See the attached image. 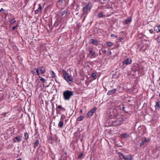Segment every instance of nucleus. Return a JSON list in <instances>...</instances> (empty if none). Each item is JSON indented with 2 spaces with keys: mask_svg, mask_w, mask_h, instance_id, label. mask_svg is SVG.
Wrapping results in <instances>:
<instances>
[{
  "mask_svg": "<svg viewBox=\"0 0 160 160\" xmlns=\"http://www.w3.org/2000/svg\"><path fill=\"white\" fill-rule=\"evenodd\" d=\"M62 72L63 74V77L66 81L69 84H71L73 82V78L72 75H69L66 71L63 69L62 70Z\"/></svg>",
  "mask_w": 160,
  "mask_h": 160,
  "instance_id": "nucleus-1",
  "label": "nucleus"
},
{
  "mask_svg": "<svg viewBox=\"0 0 160 160\" xmlns=\"http://www.w3.org/2000/svg\"><path fill=\"white\" fill-rule=\"evenodd\" d=\"M92 7V5L90 3L85 5L83 8L82 15H85L84 18L86 17L88 13L89 12Z\"/></svg>",
  "mask_w": 160,
  "mask_h": 160,
  "instance_id": "nucleus-2",
  "label": "nucleus"
},
{
  "mask_svg": "<svg viewBox=\"0 0 160 160\" xmlns=\"http://www.w3.org/2000/svg\"><path fill=\"white\" fill-rule=\"evenodd\" d=\"M64 99L65 100H68L73 95V92L71 91L67 90L63 92Z\"/></svg>",
  "mask_w": 160,
  "mask_h": 160,
  "instance_id": "nucleus-3",
  "label": "nucleus"
},
{
  "mask_svg": "<svg viewBox=\"0 0 160 160\" xmlns=\"http://www.w3.org/2000/svg\"><path fill=\"white\" fill-rule=\"evenodd\" d=\"M34 70L36 71V75L44 74L46 72V69L44 67H40L38 68L34 69Z\"/></svg>",
  "mask_w": 160,
  "mask_h": 160,
  "instance_id": "nucleus-4",
  "label": "nucleus"
},
{
  "mask_svg": "<svg viewBox=\"0 0 160 160\" xmlns=\"http://www.w3.org/2000/svg\"><path fill=\"white\" fill-rule=\"evenodd\" d=\"M123 120L122 118H119L113 121L115 123V125L119 126L122 124L123 123Z\"/></svg>",
  "mask_w": 160,
  "mask_h": 160,
  "instance_id": "nucleus-5",
  "label": "nucleus"
},
{
  "mask_svg": "<svg viewBox=\"0 0 160 160\" xmlns=\"http://www.w3.org/2000/svg\"><path fill=\"white\" fill-rule=\"evenodd\" d=\"M119 155H120V158L121 156L124 160H132V157L130 155L124 156L122 153H119Z\"/></svg>",
  "mask_w": 160,
  "mask_h": 160,
  "instance_id": "nucleus-6",
  "label": "nucleus"
},
{
  "mask_svg": "<svg viewBox=\"0 0 160 160\" xmlns=\"http://www.w3.org/2000/svg\"><path fill=\"white\" fill-rule=\"evenodd\" d=\"M122 63L124 66L123 68H124L128 65L132 63V59L130 58H128L123 61Z\"/></svg>",
  "mask_w": 160,
  "mask_h": 160,
  "instance_id": "nucleus-7",
  "label": "nucleus"
},
{
  "mask_svg": "<svg viewBox=\"0 0 160 160\" xmlns=\"http://www.w3.org/2000/svg\"><path fill=\"white\" fill-rule=\"evenodd\" d=\"M97 108H93L91 110L88 112L87 114V116L88 118L91 117L95 111H96Z\"/></svg>",
  "mask_w": 160,
  "mask_h": 160,
  "instance_id": "nucleus-8",
  "label": "nucleus"
},
{
  "mask_svg": "<svg viewBox=\"0 0 160 160\" xmlns=\"http://www.w3.org/2000/svg\"><path fill=\"white\" fill-rule=\"evenodd\" d=\"M117 91L116 89H113L111 90L108 91L107 92V94L108 95H110L113 94L115 93Z\"/></svg>",
  "mask_w": 160,
  "mask_h": 160,
  "instance_id": "nucleus-9",
  "label": "nucleus"
},
{
  "mask_svg": "<svg viewBox=\"0 0 160 160\" xmlns=\"http://www.w3.org/2000/svg\"><path fill=\"white\" fill-rule=\"evenodd\" d=\"M98 41L94 39H92L90 40V43H92L95 45H98Z\"/></svg>",
  "mask_w": 160,
  "mask_h": 160,
  "instance_id": "nucleus-10",
  "label": "nucleus"
},
{
  "mask_svg": "<svg viewBox=\"0 0 160 160\" xmlns=\"http://www.w3.org/2000/svg\"><path fill=\"white\" fill-rule=\"evenodd\" d=\"M21 139H22L21 137L20 136H18L17 137H15L13 139L14 142H17L21 141Z\"/></svg>",
  "mask_w": 160,
  "mask_h": 160,
  "instance_id": "nucleus-11",
  "label": "nucleus"
},
{
  "mask_svg": "<svg viewBox=\"0 0 160 160\" xmlns=\"http://www.w3.org/2000/svg\"><path fill=\"white\" fill-rule=\"evenodd\" d=\"M154 31L157 32H158L160 31V26H156L154 27Z\"/></svg>",
  "mask_w": 160,
  "mask_h": 160,
  "instance_id": "nucleus-12",
  "label": "nucleus"
},
{
  "mask_svg": "<svg viewBox=\"0 0 160 160\" xmlns=\"http://www.w3.org/2000/svg\"><path fill=\"white\" fill-rule=\"evenodd\" d=\"M39 7L38 9L36 10L35 11V13H37L39 12H40L41 10V6L40 4L38 5Z\"/></svg>",
  "mask_w": 160,
  "mask_h": 160,
  "instance_id": "nucleus-13",
  "label": "nucleus"
},
{
  "mask_svg": "<svg viewBox=\"0 0 160 160\" xmlns=\"http://www.w3.org/2000/svg\"><path fill=\"white\" fill-rule=\"evenodd\" d=\"M50 73L51 75V77L52 78H54L56 77V74L53 71H50Z\"/></svg>",
  "mask_w": 160,
  "mask_h": 160,
  "instance_id": "nucleus-14",
  "label": "nucleus"
},
{
  "mask_svg": "<svg viewBox=\"0 0 160 160\" xmlns=\"http://www.w3.org/2000/svg\"><path fill=\"white\" fill-rule=\"evenodd\" d=\"M39 143L38 140H37L34 143V148H35L38 145Z\"/></svg>",
  "mask_w": 160,
  "mask_h": 160,
  "instance_id": "nucleus-15",
  "label": "nucleus"
},
{
  "mask_svg": "<svg viewBox=\"0 0 160 160\" xmlns=\"http://www.w3.org/2000/svg\"><path fill=\"white\" fill-rule=\"evenodd\" d=\"M156 110L159 109L160 108V105L159 104V102L158 101L156 102V104L155 106Z\"/></svg>",
  "mask_w": 160,
  "mask_h": 160,
  "instance_id": "nucleus-16",
  "label": "nucleus"
},
{
  "mask_svg": "<svg viewBox=\"0 0 160 160\" xmlns=\"http://www.w3.org/2000/svg\"><path fill=\"white\" fill-rule=\"evenodd\" d=\"M63 125V121L60 120L59 122L58 126L61 128H62Z\"/></svg>",
  "mask_w": 160,
  "mask_h": 160,
  "instance_id": "nucleus-17",
  "label": "nucleus"
},
{
  "mask_svg": "<svg viewBox=\"0 0 160 160\" xmlns=\"http://www.w3.org/2000/svg\"><path fill=\"white\" fill-rule=\"evenodd\" d=\"M131 21V18H129L128 19L125 20L124 21V22L125 24H128V23L130 22Z\"/></svg>",
  "mask_w": 160,
  "mask_h": 160,
  "instance_id": "nucleus-18",
  "label": "nucleus"
},
{
  "mask_svg": "<svg viewBox=\"0 0 160 160\" xmlns=\"http://www.w3.org/2000/svg\"><path fill=\"white\" fill-rule=\"evenodd\" d=\"M38 78H39V80L40 81H41L42 82V83H44L46 82V81L45 80L42 78V77H40V76H39Z\"/></svg>",
  "mask_w": 160,
  "mask_h": 160,
  "instance_id": "nucleus-19",
  "label": "nucleus"
},
{
  "mask_svg": "<svg viewBox=\"0 0 160 160\" xmlns=\"http://www.w3.org/2000/svg\"><path fill=\"white\" fill-rule=\"evenodd\" d=\"M129 135L128 134H127L126 133H123L121 134V137L122 138H127L128 137Z\"/></svg>",
  "mask_w": 160,
  "mask_h": 160,
  "instance_id": "nucleus-20",
  "label": "nucleus"
},
{
  "mask_svg": "<svg viewBox=\"0 0 160 160\" xmlns=\"http://www.w3.org/2000/svg\"><path fill=\"white\" fill-rule=\"evenodd\" d=\"M24 136L25 137L24 139L26 140H27L29 138L28 134L27 132H26L24 133Z\"/></svg>",
  "mask_w": 160,
  "mask_h": 160,
  "instance_id": "nucleus-21",
  "label": "nucleus"
},
{
  "mask_svg": "<svg viewBox=\"0 0 160 160\" xmlns=\"http://www.w3.org/2000/svg\"><path fill=\"white\" fill-rule=\"evenodd\" d=\"M106 44H107L108 46L109 47L112 46L113 45L112 42H106Z\"/></svg>",
  "mask_w": 160,
  "mask_h": 160,
  "instance_id": "nucleus-22",
  "label": "nucleus"
},
{
  "mask_svg": "<svg viewBox=\"0 0 160 160\" xmlns=\"http://www.w3.org/2000/svg\"><path fill=\"white\" fill-rule=\"evenodd\" d=\"M97 16L98 18H103V14L102 12H100L98 13V14L97 15Z\"/></svg>",
  "mask_w": 160,
  "mask_h": 160,
  "instance_id": "nucleus-23",
  "label": "nucleus"
},
{
  "mask_svg": "<svg viewBox=\"0 0 160 160\" xmlns=\"http://www.w3.org/2000/svg\"><path fill=\"white\" fill-rule=\"evenodd\" d=\"M67 11L66 10H64V11H62L61 12V14L62 15V17L63 15H64V14H66V15L67 14Z\"/></svg>",
  "mask_w": 160,
  "mask_h": 160,
  "instance_id": "nucleus-24",
  "label": "nucleus"
},
{
  "mask_svg": "<svg viewBox=\"0 0 160 160\" xmlns=\"http://www.w3.org/2000/svg\"><path fill=\"white\" fill-rule=\"evenodd\" d=\"M2 115H3L4 117H7L8 115H9V112H5L4 113H3L2 114Z\"/></svg>",
  "mask_w": 160,
  "mask_h": 160,
  "instance_id": "nucleus-25",
  "label": "nucleus"
},
{
  "mask_svg": "<svg viewBox=\"0 0 160 160\" xmlns=\"http://www.w3.org/2000/svg\"><path fill=\"white\" fill-rule=\"evenodd\" d=\"M66 118L65 116L64 115L62 114L61 115L60 118V120L63 121V120Z\"/></svg>",
  "mask_w": 160,
  "mask_h": 160,
  "instance_id": "nucleus-26",
  "label": "nucleus"
},
{
  "mask_svg": "<svg viewBox=\"0 0 160 160\" xmlns=\"http://www.w3.org/2000/svg\"><path fill=\"white\" fill-rule=\"evenodd\" d=\"M83 118H84L83 116H80L78 118L77 120L78 121H81L83 119Z\"/></svg>",
  "mask_w": 160,
  "mask_h": 160,
  "instance_id": "nucleus-27",
  "label": "nucleus"
},
{
  "mask_svg": "<svg viewBox=\"0 0 160 160\" xmlns=\"http://www.w3.org/2000/svg\"><path fill=\"white\" fill-rule=\"evenodd\" d=\"M89 52H90V53L91 54V55L92 56H94L95 54V52H93L92 50H90L89 51Z\"/></svg>",
  "mask_w": 160,
  "mask_h": 160,
  "instance_id": "nucleus-28",
  "label": "nucleus"
},
{
  "mask_svg": "<svg viewBox=\"0 0 160 160\" xmlns=\"http://www.w3.org/2000/svg\"><path fill=\"white\" fill-rule=\"evenodd\" d=\"M150 140V139L149 138H145L144 142H148Z\"/></svg>",
  "mask_w": 160,
  "mask_h": 160,
  "instance_id": "nucleus-29",
  "label": "nucleus"
},
{
  "mask_svg": "<svg viewBox=\"0 0 160 160\" xmlns=\"http://www.w3.org/2000/svg\"><path fill=\"white\" fill-rule=\"evenodd\" d=\"M16 22V21L15 20L14 18H13L12 20H11L10 21V22L11 24H13L14 23Z\"/></svg>",
  "mask_w": 160,
  "mask_h": 160,
  "instance_id": "nucleus-30",
  "label": "nucleus"
},
{
  "mask_svg": "<svg viewBox=\"0 0 160 160\" xmlns=\"http://www.w3.org/2000/svg\"><path fill=\"white\" fill-rule=\"evenodd\" d=\"M83 156V154L82 153H81L78 157V159H80L82 158Z\"/></svg>",
  "mask_w": 160,
  "mask_h": 160,
  "instance_id": "nucleus-31",
  "label": "nucleus"
},
{
  "mask_svg": "<svg viewBox=\"0 0 160 160\" xmlns=\"http://www.w3.org/2000/svg\"><path fill=\"white\" fill-rule=\"evenodd\" d=\"M18 27V25H17L16 26H13L12 27V30L14 31L16 28Z\"/></svg>",
  "mask_w": 160,
  "mask_h": 160,
  "instance_id": "nucleus-32",
  "label": "nucleus"
},
{
  "mask_svg": "<svg viewBox=\"0 0 160 160\" xmlns=\"http://www.w3.org/2000/svg\"><path fill=\"white\" fill-rule=\"evenodd\" d=\"M33 73L34 75H37L35 74L36 73V71L34 70V69L31 71Z\"/></svg>",
  "mask_w": 160,
  "mask_h": 160,
  "instance_id": "nucleus-33",
  "label": "nucleus"
},
{
  "mask_svg": "<svg viewBox=\"0 0 160 160\" xmlns=\"http://www.w3.org/2000/svg\"><path fill=\"white\" fill-rule=\"evenodd\" d=\"M149 31L150 33L151 34H152L154 32L152 29H150L149 30Z\"/></svg>",
  "mask_w": 160,
  "mask_h": 160,
  "instance_id": "nucleus-34",
  "label": "nucleus"
},
{
  "mask_svg": "<svg viewBox=\"0 0 160 160\" xmlns=\"http://www.w3.org/2000/svg\"><path fill=\"white\" fill-rule=\"evenodd\" d=\"M144 142L143 141L141 142L140 143V146H142L144 144Z\"/></svg>",
  "mask_w": 160,
  "mask_h": 160,
  "instance_id": "nucleus-35",
  "label": "nucleus"
},
{
  "mask_svg": "<svg viewBox=\"0 0 160 160\" xmlns=\"http://www.w3.org/2000/svg\"><path fill=\"white\" fill-rule=\"evenodd\" d=\"M96 75L95 73H92V77H94L96 76Z\"/></svg>",
  "mask_w": 160,
  "mask_h": 160,
  "instance_id": "nucleus-36",
  "label": "nucleus"
},
{
  "mask_svg": "<svg viewBox=\"0 0 160 160\" xmlns=\"http://www.w3.org/2000/svg\"><path fill=\"white\" fill-rule=\"evenodd\" d=\"M58 108L59 109H62V107L61 105H58Z\"/></svg>",
  "mask_w": 160,
  "mask_h": 160,
  "instance_id": "nucleus-37",
  "label": "nucleus"
},
{
  "mask_svg": "<svg viewBox=\"0 0 160 160\" xmlns=\"http://www.w3.org/2000/svg\"><path fill=\"white\" fill-rule=\"evenodd\" d=\"M61 109L62 110V111H63V112H64L65 111V109L64 108H62Z\"/></svg>",
  "mask_w": 160,
  "mask_h": 160,
  "instance_id": "nucleus-38",
  "label": "nucleus"
},
{
  "mask_svg": "<svg viewBox=\"0 0 160 160\" xmlns=\"http://www.w3.org/2000/svg\"><path fill=\"white\" fill-rule=\"evenodd\" d=\"M112 53V52L111 51H109L108 52V55H111Z\"/></svg>",
  "mask_w": 160,
  "mask_h": 160,
  "instance_id": "nucleus-39",
  "label": "nucleus"
},
{
  "mask_svg": "<svg viewBox=\"0 0 160 160\" xmlns=\"http://www.w3.org/2000/svg\"><path fill=\"white\" fill-rule=\"evenodd\" d=\"M119 41H120V42H122V40H123V39L122 38H121V37H120L119 38Z\"/></svg>",
  "mask_w": 160,
  "mask_h": 160,
  "instance_id": "nucleus-40",
  "label": "nucleus"
},
{
  "mask_svg": "<svg viewBox=\"0 0 160 160\" xmlns=\"http://www.w3.org/2000/svg\"><path fill=\"white\" fill-rule=\"evenodd\" d=\"M111 37H115V35L113 34H111Z\"/></svg>",
  "mask_w": 160,
  "mask_h": 160,
  "instance_id": "nucleus-41",
  "label": "nucleus"
},
{
  "mask_svg": "<svg viewBox=\"0 0 160 160\" xmlns=\"http://www.w3.org/2000/svg\"><path fill=\"white\" fill-rule=\"evenodd\" d=\"M157 42L159 43H160V39H158V40H157Z\"/></svg>",
  "mask_w": 160,
  "mask_h": 160,
  "instance_id": "nucleus-42",
  "label": "nucleus"
},
{
  "mask_svg": "<svg viewBox=\"0 0 160 160\" xmlns=\"http://www.w3.org/2000/svg\"><path fill=\"white\" fill-rule=\"evenodd\" d=\"M103 52H104V53H105L106 52V50H103L102 51Z\"/></svg>",
  "mask_w": 160,
  "mask_h": 160,
  "instance_id": "nucleus-43",
  "label": "nucleus"
},
{
  "mask_svg": "<svg viewBox=\"0 0 160 160\" xmlns=\"http://www.w3.org/2000/svg\"><path fill=\"white\" fill-rule=\"evenodd\" d=\"M3 10V9L2 8L1 9H0V12H1V11H2Z\"/></svg>",
  "mask_w": 160,
  "mask_h": 160,
  "instance_id": "nucleus-44",
  "label": "nucleus"
},
{
  "mask_svg": "<svg viewBox=\"0 0 160 160\" xmlns=\"http://www.w3.org/2000/svg\"><path fill=\"white\" fill-rule=\"evenodd\" d=\"M122 109H123V110L124 111H125V110H124V109H125V108H124V107L123 106V107H122Z\"/></svg>",
  "mask_w": 160,
  "mask_h": 160,
  "instance_id": "nucleus-45",
  "label": "nucleus"
},
{
  "mask_svg": "<svg viewBox=\"0 0 160 160\" xmlns=\"http://www.w3.org/2000/svg\"><path fill=\"white\" fill-rule=\"evenodd\" d=\"M63 0H59V1L60 2H62Z\"/></svg>",
  "mask_w": 160,
  "mask_h": 160,
  "instance_id": "nucleus-46",
  "label": "nucleus"
},
{
  "mask_svg": "<svg viewBox=\"0 0 160 160\" xmlns=\"http://www.w3.org/2000/svg\"><path fill=\"white\" fill-rule=\"evenodd\" d=\"M80 112H82V109H81L80 110Z\"/></svg>",
  "mask_w": 160,
  "mask_h": 160,
  "instance_id": "nucleus-47",
  "label": "nucleus"
},
{
  "mask_svg": "<svg viewBox=\"0 0 160 160\" xmlns=\"http://www.w3.org/2000/svg\"><path fill=\"white\" fill-rule=\"evenodd\" d=\"M49 140H51L52 138H51V137H49Z\"/></svg>",
  "mask_w": 160,
  "mask_h": 160,
  "instance_id": "nucleus-48",
  "label": "nucleus"
},
{
  "mask_svg": "<svg viewBox=\"0 0 160 160\" xmlns=\"http://www.w3.org/2000/svg\"><path fill=\"white\" fill-rule=\"evenodd\" d=\"M21 160V158H19L17 160Z\"/></svg>",
  "mask_w": 160,
  "mask_h": 160,
  "instance_id": "nucleus-49",
  "label": "nucleus"
},
{
  "mask_svg": "<svg viewBox=\"0 0 160 160\" xmlns=\"http://www.w3.org/2000/svg\"><path fill=\"white\" fill-rule=\"evenodd\" d=\"M159 97H160V93L159 94Z\"/></svg>",
  "mask_w": 160,
  "mask_h": 160,
  "instance_id": "nucleus-50",
  "label": "nucleus"
},
{
  "mask_svg": "<svg viewBox=\"0 0 160 160\" xmlns=\"http://www.w3.org/2000/svg\"><path fill=\"white\" fill-rule=\"evenodd\" d=\"M55 81L56 82H57V80L56 79H55Z\"/></svg>",
  "mask_w": 160,
  "mask_h": 160,
  "instance_id": "nucleus-51",
  "label": "nucleus"
},
{
  "mask_svg": "<svg viewBox=\"0 0 160 160\" xmlns=\"http://www.w3.org/2000/svg\"><path fill=\"white\" fill-rule=\"evenodd\" d=\"M103 1H106V0H103Z\"/></svg>",
  "mask_w": 160,
  "mask_h": 160,
  "instance_id": "nucleus-52",
  "label": "nucleus"
}]
</instances>
